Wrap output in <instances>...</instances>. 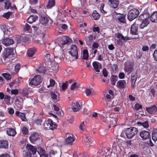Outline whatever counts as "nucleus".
Here are the masks:
<instances>
[{
  "mask_svg": "<svg viewBox=\"0 0 157 157\" xmlns=\"http://www.w3.org/2000/svg\"><path fill=\"white\" fill-rule=\"evenodd\" d=\"M13 28H9V29L6 28V30H5L3 32L4 37H8V36H10L12 34L11 32V30H12Z\"/></svg>",
  "mask_w": 157,
  "mask_h": 157,
  "instance_id": "obj_39",
  "label": "nucleus"
},
{
  "mask_svg": "<svg viewBox=\"0 0 157 157\" xmlns=\"http://www.w3.org/2000/svg\"><path fill=\"white\" fill-rule=\"evenodd\" d=\"M142 106L141 105H140L138 103H136L135 105V109L136 110H138L140 109H141Z\"/></svg>",
  "mask_w": 157,
  "mask_h": 157,
  "instance_id": "obj_61",
  "label": "nucleus"
},
{
  "mask_svg": "<svg viewBox=\"0 0 157 157\" xmlns=\"http://www.w3.org/2000/svg\"><path fill=\"white\" fill-rule=\"evenodd\" d=\"M23 154L24 157H31V153L29 151H24Z\"/></svg>",
  "mask_w": 157,
  "mask_h": 157,
  "instance_id": "obj_54",
  "label": "nucleus"
},
{
  "mask_svg": "<svg viewBox=\"0 0 157 157\" xmlns=\"http://www.w3.org/2000/svg\"><path fill=\"white\" fill-rule=\"evenodd\" d=\"M82 102L80 101H75L73 102L71 105V107L74 112H77L81 108Z\"/></svg>",
  "mask_w": 157,
  "mask_h": 157,
  "instance_id": "obj_8",
  "label": "nucleus"
},
{
  "mask_svg": "<svg viewBox=\"0 0 157 157\" xmlns=\"http://www.w3.org/2000/svg\"><path fill=\"white\" fill-rule=\"evenodd\" d=\"M37 152L40 155V157H48V155L46 154L45 151L41 147H38Z\"/></svg>",
  "mask_w": 157,
  "mask_h": 157,
  "instance_id": "obj_17",
  "label": "nucleus"
},
{
  "mask_svg": "<svg viewBox=\"0 0 157 157\" xmlns=\"http://www.w3.org/2000/svg\"><path fill=\"white\" fill-rule=\"evenodd\" d=\"M117 76L112 75L111 77V83L113 85H115L116 82L117 80Z\"/></svg>",
  "mask_w": 157,
  "mask_h": 157,
  "instance_id": "obj_49",
  "label": "nucleus"
},
{
  "mask_svg": "<svg viewBox=\"0 0 157 157\" xmlns=\"http://www.w3.org/2000/svg\"><path fill=\"white\" fill-rule=\"evenodd\" d=\"M69 12H71L70 13V14L71 15V17L73 18H74L76 16V13L75 12V10H69Z\"/></svg>",
  "mask_w": 157,
  "mask_h": 157,
  "instance_id": "obj_63",
  "label": "nucleus"
},
{
  "mask_svg": "<svg viewBox=\"0 0 157 157\" xmlns=\"http://www.w3.org/2000/svg\"><path fill=\"white\" fill-rule=\"evenodd\" d=\"M21 94L22 97H24V98L26 97L27 98H29L32 99V97L30 96H29V91L27 88L23 89L21 91Z\"/></svg>",
  "mask_w": 157,
  "mask_h": 157,
  "instance_id": "obj_14",
  "label": "nucleus"
},
{
  "mask_svg": "<svg viewBox=\"0 0 157 157\" xmlns=\"http://www.w3.org/2000/svg\"><path fill=\"white\" fill-rule=\"evenodd\" d=\"M21 130L23 134L24 135H27L28 134V130L25 127H23L21 129Z\"/></svg>",
  "mask_w": 157,
  "mask_h": 157,
  "instance_id": "obj_58",
  "label": "nucleus"
},
{
  "mask_svg": "<svg viewBox=\"0 0 157 157\" xmlns=\"http://www.w3.org/2000/svg\"><path fill=\"white\" fill-rule=\"evenodd\" d=\"M37 71L40 73L44 74L46 71V68L43 66H41L37 69Z\"/></svg>",
  "mask_w": 157,
  "mask_h": 157,
  "instance_id": "obj_46",
  "label": "nucleus"
},
{
  "mask_svg": "<svg viewBox=\"0 0 157 157\" xmlns=\"http://www.w3.org/2000/svg\"><path fill=\"white\" fill-rule=\"evenodd\" d=\"M4 8L6 9H12V10H15L17 9V8L15 6H11V4L9 1H6L5 2Z\"/></svg>",
  "mask_w": 157,
  "mask_h": 157,
  "instance_id": "obj_18",
  "label": "nucleus"
},
{
  "mask_svg": "<svg viewBox=\"0 0 157 157\" xmlns=\"http://www.w3.org/2000/svg\"><path fill=\"white\" fill-rule=\"evenodd\" d=\"M21 39H22L21 41L24 42H26L28 41L29 38L26 36H24L21 38Z\"/></svg>",
  "mask_w": 157,
  "mask_h": 157,
  "instance_id": "obj_62",
  "label": "nucleus"
},
{
  "mask_svg": "<svg viewBox=\"0 0 157 157\" xmlns=\"http://www.w3.org/2000/svg\"><path fill=\"white\" fill-rule=\"evenodd\" d=\"M137 75L136 72L132 73V74L131 81L132 82L131 86L133 87L135 84L136 81L137 79Z\"/></svg>",
  "mask_w": 157,
  "mask_h": 157,
  "instance_id": "obj_28",
  "label": "nucleus"
},
{
  "mask_svg": "<svg viewBox=\"0 0 157 157\" xmlns=\"http://www.w3.org/2000/svg\"><path fill=\"white\" fill-rule=\"evenodd\" d=\"M42 122V118L41 117H37L35 120V123L38 125H41Z\"/></svg>",
  "mask_w": 157,
  "mask_h": 157,
  "instance_id": "obj_47",
  "label": "nucleus"
},
{
  "mask_svg": "<svg viewBox=\"0 0 157 157\" xmlns=\"http://www.w3.org/2000/svg\"><path fill=\"white\" fill-rule=\"evenodd\" d=\"M14 54L13 48H7L5 49L2 53V56L5 59L10 58H11Z\"/></svg>",
  "mask_w": 157,
  "mask_h": 157,
  "instance_id": "obj_3",
  "label": "nucleus"
},
{
  "mask_svg": "<svg viewBox=\"0 0 157 157\" xmlns=\"http://www.w3.org/2000/svg\"><path fill=\"white\" fill-rule=\"evenodd\" d=\"M2 44L5 46L7 47L12 45L14 44V41L13 39L10 37L3 38L2 40Z\"/></svg>",
  "mask_w": 157,
  "mask_h": 157,
  "instance_id": "obj_9",
  "label": "nucleus"
},
{
  "mask_svg": "<svg viewBox=\"0 0 157 157\" xmlns=\"http://www.w3.org/2000/svg\"><path fill=\"white\" fill-rule=\"evenodd\" d=\"M149 13L147 11L144 12L139 16V18L140 20L142 19H148L149 17Z\"/></svg>",
  "mask_w": 157,
  "mask_h": 157,
  "instance_id": "obj_34",
  "label": "nucleus"
},
{
  "mask_svg": "<svg viewBox=\"0 0 157 157\" xmlns=\"http://www.w3.org/2000/svg\"><path fill=\"white\" fill-rule=\"evenodd\" d=\"M101 112V114H99L98 115H99V118L102 121L105 123H108V121L107 119V117H105V116L103 115V114H102L101 112L103 113V111H102V110L100 111V112Z\"/></svg>",
  "mask_w": 157,
  "mask_h": 157,
  "instance_id": "obj_42",
  "label": "nucleus"
},
{
  "mask_svg": "<svg viewBox=\"0 0 157 157\" xmlns=\"http://www.w3.org/2000/svg\"><path fill=\"white\" fill-rule=\"evenodd\" d=\"M92 16L94 20H97L100 18V16L97 10H94L92 14Z\"/></svg>",
  "mask_w": 157,
  "mask_h": 157,
  "instance_id": "obj_40",
  "label": "nucleus"
},
{
  "mask_svg": "<svg viewBox=\"0 0 157 157\" xmlns=\"http://www.w3.org/2000/svg\"><path fill=\"white\" fill-rule=\"evenodd\" d=\"M69 53L71 56L75 59H77L78 58V52L77 48L75 45H72L71 46V49L69 51Z\"/></svg>",
  "mask_w": 157,
  "mask_h": 157,
  "instance_id": "obj_6",
  "label": "nucleus"
},
{
  "mask_svg": "<svg viewBox=\"0 0 157 157\" xmlns=\"http://www.w3.org/2000/svg\"><path fill=\"white\" fill-rule=\"evenodd\" d=\"M32 27L35 32L37 33L40 32L42 29V25L40 23L33 25L32 26Z\"/></svg>",
  "mask_w": 157,
  "mask_h": 157,
  "instance_id": "obj_26",
  "label": "nucleus"
},
{
  "mask_svg": "<svg viewBox=\"0 0 157 157\" xmlns=\"http://www.w3.org/2000/svg\"><path fill=\"white\" fill-rule=\"evenodd\" d=\"M126 86V82L125 80H120L118 81L117 83V86L120 89H123Z\"/></svg>",
  "mask_w": 157,
  "mask_h": 157,
  "instance_id": "obj_21",
  "label": "nucleus"
},
{
  "mask_svg": "<svg viewBox=\"0 0 157 157\" xmlns=\"http://www.w3.org/2000/svg\"><path fill=\"white\" fill-rule=\"evenodd\" d=\"M118 121V119L116 118L112 117L110 119V125L109 126V128H113L115 127L116 125L117 122Z\"/></svg>",
  "mask_w": 157,
  "mask_h": 157,
  "instance_id": "obj_22",
  "label": "nucleus"
},
{
  "mask_svg": "<svg viewBox=\"0 0 157 157\" xmlns=\"http://www.w3.org/2000/svg\"><path fill=\"white\" fill-rule=\"evenodd\" d=\"M71 42V40L70 38L67 36H64L62 37L60 43L62 45H63L69 44Z\"/></svg>",
  "mask_w": 157,
  "mask_h": 157,
  "instance_id": "obj_19",
  "label": "nucleus"
},
{
  "mask_svg": "<svg viewBox=\"0 0 157 157\" xmlns=\"http://www.w3.org/2000/svg\"><path fill=\"white\" fill-rule=\"evenodd\" d=\"M44 59L46 62H49L51 63L52 62L53 59L52 57L51 56L50 54L47 51H45L44 52Z\"/></svg>",
  "mask_w": 157,
  "mask_h": 157,
  "instance_id": "obj_20",
  "label": "nucleus"
},
{
  "mask_svg": "<svg viewBox=\"0 0 157 157\" xmlns=\"http://www.w3.org/2000/svg\"><path fill=\"white\" fill-rule=\"evenodd\" d=\"M42 78L39 75H36L30 80L29 84L31 85L37 86L42 82Z\"/></svg>",
  "mask_w": 157,
  "mask_h": 157,
  "instance_id": "obj_4",
  "label": "nucleus"
},
{
  "mask_svg": "<svg viewBox=\"0 0 157 157\" xmlns=\"http://www.w3.org/2000/svg\"><path fill=\"white\" fill-rule=\"evenodd\" d=\"M115 13H116L117 15H118L117 17L120 22L123 23H125L126 22L125 15L123 14L117 13L116 12H115Z\"/></svg>",
  "mask_w": 157,
  "mask_h": 157,
  "instance_id": "obj_25",
  "label": "nucleus"
},
{
  "mask_svg": "<svg viewBox=\"0 0 157 157\" xmlns=\"http://www.w3.org/2000/svg\"><path fill=\"white\" fill-rule=\"evenodd\" d=\"M99 45L97 42H94L92 45V50H94V49L97 48H98Z\"/></svg>",
  "mask_w": 157,
  "mask_h": 157,
  "instance_id": "obj_60",
  "label": "nucleus"
},
{
  "mask_svg": "<svg viewBox=\"0 0 157 157\" xmlns=\"http://www.w3.org/2000/svg\"><path fill=\"white\" fill-rule=\"evenodd\" d=\"M139 13V10H129L127 15L128 19L132 21L138 16Z\"/></svg>",
  "mask_w": 157,
  "mask_h": 157,
  "instance_id": "obj_5",
  "label": "nucleus"
},
{
  "mask_svg": "<svg viewBox=\"0 0 157 157\" xmlns=\"http://www.w3.org/2000/svg\"><path fill=\"white\" fill-rule=\"evenodd\" d=\"M62 51L59 53L58 52H57V55L55 54V56H54V57L55 59L59 58L60 60H61L62 59H64L65 57V56L63 54L60 55L62 54Z\"/></svg>",
  "mask_w": 157,
  "mask_h": 157,
  "instance_id": "obj_43",
  "label": "nucleus"
},
{
  "mask_svg": "<svg viewBox=\"0 0 157 157\" xmlns=\"http://www.w3.org/2000/svg\"><path fill=\"white\" fill-rule=\"evenodd\" d=\"M149 23V21L148 19H143L141 24L140 26V28L141 29H144L145 27L147 26Z\"/></svg>",
  "mask_w": 157,
  "mask_h": 157,
  "instance_id": "obj_30",
  "label": "nucleus"
},
{
  "mask_svg": "<svg viewBox=\"0 0 157 157\" xmlns=\"http://www.w3.org/2000/svg\"><path fill=\"white\" fill-rule=\"evenodd\" d=\"M39 139V135L38 133H34L31 135L29 137V139L31 142L33 143H34Z\"/></svg>",
  "mask_w": 157,
  "mask_h": 157,
  "instance_id": "obj_16",
  "label": "nucleus"
},
{
  "mask_svg": "<svg viewBox=\"0 0 157 157\" xmlns=\"http://www.w3.org/2000/svg\"><path fill=\"white\" fill-rule=\"evenodd\" d=\"M55 84V81L52 79L50 80V84L47 86V87H49V86H53Z\"/></svg>",
  "mask_w": 157,
  "mask_h": 157,
  "instance_id": "obj_59",
  "label": "nucleus"
},
{
  "mask_svg": "<svg viewBox=\"0 0 157 157\" xmlns=\"http://www.w3.org/2000/svg\"><path fill=\"white\" fill-rule=\"evenodd\" d=\"M25 99V98H20L16 99L15 101V105L17 106L19 108H22L23 101Z\"/></svg>",
  "mask_w": 157,
  "mask_h": 157,
  "instance_id": "obj_15",
  "label": "nucleus"
},
{
  "mask_svg": "<svg viewBox=\"0 0 157 157\" xmlns=\"http://www.w3.org/2000/svg\"><path fill=\"white\" fill-rule=\"evenodd\" d=\"M38 16L36 15H31L27 19V22L32 23L38 20Z\"/></svg>",
  "mask_w": 157,
  "mask_h": 157,
  "instance_id": "obj_29",
  "label": "nucleus"
},
{
  "mask_svg": "<svg viewBox=\"0 0 157 157\" xmlns=\"http://www.w3.org/2000/svg\"><path fill=\"white\" fill-rule=\"evenodd\" d=\"M12 14V12L10 11H9L7 13H4L3 15V17H4L6 18V19H8L10 15Z\"/></svg>",
  "mask_w": 157,
  "mask_h": 157,
  "instance_id": "obj_56",
  "label": "nucleus"
},
{
  "mask_svg": "<svg viewBox=\"0 0 157 157\" xmlns=\"http://www.w3.org/2000/svg\"><path fill=\"white\" fill-rule=\"evenodd\" d=\"M150 18L152 22H156L157 21V11H155L152 14Z\"/></svg>",
  "mask_w": 157,
  "mask_h": 157,
  "instance_id": "obj_31",
  "label": "nucleus"
},
{
  "mask_svg": "<svg viewBox=\"0 0 157 157\" xmlns=\"http://www.w3.org/2000/svg\"><path fill=\"white\" fill-rule=\"evenodd\" d=\"M40 24L43 25H46L48 24L49 18L45 16H41L40 19Z\"/></svg>",
  "mask_w": 157,
  "mask_h": 157,
  "instance_id": "obj_24",
  "label": "nucleus"
},
{
  "mask_svg": "<svg viewBox=\"0 0 157 157\" xmlns=\"http://www.w3.org/2000/svg\"><path fill=\"white\" fill-rule=\"evenodd\" d=\"M146 109V111L151 114H155L157 112V107L155 105L147 107Z\"/></svg>",
  "mask_w": 157,
  "mask_h": 157,
  "instance_id": "obj_12",
  "label": "nucleus"
},
{
  "mask_svg": "<svg viewBox=\"0 0 157 157\" xmlns=\"http://www.w3.org/2000/svg\"><path fill=\"white\" fill-rule=\"evenodd\" d=\"M55 1L54 0H49L48 4L46 6L48 9L51 8L55 5Z\"/></svg>",
  "mask_w": 157,
  "mask_h": 157,
  "instance_id": "obj_44",
  "label": "nucleus"
},
{
  "mask_svg": "<svg viewBox=\"0 0 157 157\" xmlns=\"http://www.w3.org/2000/svg\"><path fill=\"white\" fill-rule=\"evenodd\" d=\"M116 35V36L117 38H120L121 39H122L124 40H126L128 39L127 37H124L122 34L118 33Z\"/></svg>",
  "mask_w": 157,
  "mask_h": 157,
  "instance_id": "obj_55",
  "label": "nucleus"
},
{
  "mask_svg": "<svg viewBox=\"0 0 157 157\" xmlns=\"http://www.w3.org/2000/svg\"><path fill=\"white\" fill-rule=\"evenodd\" d=\"M92 65L96 72H99L100 71L99 69L101 67V63L97 61H94Z\"/></svg>",
  "mask_w": 157,
  "mask_h": 157,
  "instance_id": "obj_23",
  "label": "nucleus"
},
{
  "mask_svg": "<svg viewBox=\"0 0 157 157\" xmlns=\"http://www.w3.org/2000/svg\"><path fill=\"white\" fill-rule=\"evenodd\" d=\"M108 4L110 7L115 9L117 7L119 2L118 0H109Z\"/></svg>",
  "mask_w": 157,
  "mask_h": 157,
  "instance_id": "obj_13",
  "label": "nucleus"
},
{
  "mask_svg": "<svg viewBox=\"0 0 157 157\" xmlns=\"http://www.w3.org/2000/svg\"><path fill=\"white\" fill-rule=\"evenodd\" d=\"M151 137L152 139L155 141L157 140V129H154L152 132Z\"/></svg>",
  "mask_w": 157,
  "mask_h": 157,
  "instance_id": "obj_38",
  "label": "nucleus"
},
{
  "mask_svg": "<svg viewBox=\"0 0 157 157\" xmlns=\"http://www.w3.org/2000/svg\"><path fill=\"white\" fill-rule=\"evenodd\" d=\"M8 147V144L7 141L4 140H0V148L6 149Z\"/></svg>",
  "mask_w": 157,
  "mask_h": 157,
  "instance_id": "obj_27",
  "label": "nucleus"
},
{
  "mask_svg": "<svg viewBox=\"0 0 157 157\" xmlns=\"http://www.w3.org/2000/svg\"><path fill=\"white\" fill-rule=\"evenodd\" d=\"M80 86V84L79 82H74L71 85L70 89L71 90H73L75 88H78Z\"/></svg>",
  "mask_w": 157,
  "mask_h": 157,
  "instance_id": "obj_45",
  "label": "nucleus"
},
{
  "mask_svg": "<svg viewBox=\"0 0 157 157\" xmlns=\"http://www.w3.org/2000/svg\"><path fill=\"white\" fill-rule=\"evenodd\" d=\"M74 141V138L73 137L70 136L66 138L65 142L67 144L71 145L73 144Z\"/></svg>",
  "mask_w": 157,
  "mask_h": 157,
  "instance_id": "obj_36",
  "label": "nucleus"
},
{
  "mask_svg": "<svg viewBox=\"0 0 157 157\" xmlns=\"http://www.w3.org/2000/svg\"><path fill=\"white\" fill-rule=\"evenodd\" d=\"M4 101L6 104L7 105H9L10 103V97L8 95H5L4 96Z\"/></svg>",
  "mask_w": 157,
  "mask_h": 157,
  "instance_id": "obj_50",
  "label": "nucleus"
},
{
  "mask_svg": "<svg viewBox=\"0 0 157 157\" xmlns=\"http://www.w3.org/2000/svg\"><path fill=\"white\" fill-rule=\"evenodd\" d=\"M88 57V51L86 49L84 50L83 51L82 59H87Z\"/></svg>",
  "mask_w": 157,
  "mask_h": 157,
  "instance_id": "obj_48",
  "label": "nucleus"
},
{
  "mask_svg": "<svg viewBox=\"0 0 157 157\" xmlns=\"http://www.w3.org/2000/svg\"><path fill=\"white\" fill-rule=\"evenodd\" d=\"M138 132L136 128L131 127L125 129L123 132L128 138L131 139L137 134Z\"/></svg>",
  "mask_w": 157,
  "mask_h": 157,
  "instance_id": "obj_1",
  "label": "nucleus"
},
{
  "mask_svg": "<svg viewBox=\"0 0 157 157\" xmlns=\"http://www.w3.org/2000/svg\"><path fill=\"white\" fill-rule=\"evenodd\" d=\"M36 51V48H30L29 49L27 52V55L29 57H32Z\"/></svg>",
  "mask_w": 157,
  "mask_h": 157,
  "instance_id": "obj_33",
  "label": "nucleus"
},
{
  "mask_svg": "<svg viewBox=\"0 0 157 157\" xmlns=\"http://www.w3.org/2000/svg\"><path fill=\"white\" fill-rule=\"evenodd\" d=\"M2 75L7 80H8L11 78V76L8 73H3Z\"/></svg>",
  "mask_w": 157,
  "mask_h": 157,
  "instance_id": "obj_51",
  "label": "nucleus"
},
{
  "mask_svg": "<svg viewBox=\"0 0 157 157\" xmlns=\"http://www.w3.org/2000/svg\"><path fill=\"white\" fill-rule=\"evenodd\" d=\"M153 56L155 60L157 61V49L155 50L154 52Z\"/></svg>",
  "mask_w": 157,
  "mask_h": 157,
  "instance_id": "obj_64",
  "label": "nucleus"
},
{
  "mask_svg": "<svg viewBox=\"0 0 157 157\" xmlns=\"http://www.w3.org/2000/svg\"><path fill=\"white\" fill-rule=\"evenodd\" d=\"M26 147L27 149L31 151L33 154H35L36 153V151H37L36 148L31 145L27 144Z\"/></svg>",
  "mask_w": 157,
  "mask_h": 157,
  "instance_id": "obj_37",
  "label": "nucleus"
},
{
  "mask_svg": "<svg viewBox=\"0 0 157 157\" xmlns=\"http://www.w3.org/2000/svg\"><path fill=\"white\" fill-rule=\"evenodd\" d=\"M85 141L86 144H90L93 142L92 139L91 138H88L87 136H86Z\"/></svg>",
  "mask_w": 157,
  "mask_h": 157,
  "instance_id": "obj_53",
  "label": "nucleus"
},
{
  "mask_svg": "<svg viewBox=\"0 0 157 157\" xmlns=\"http://www.w3.org/2000/svg\"><path fill=\"white\" fill-rule=\"evenodd\" d=\"M21 68V65L19 63L17 64L15 67V71L17 73L20 70Z\"/></svg>",
  "mask_w": 157,
  "mask_h": 157,
  "instance_id": "obj_57",
  "label": "nucleus"
},
{
  "mask_svg": "<svg viewBox=\"0 0 157 157\" xmlns=\"http://www.w3.org/2000/svg\"><path fill=\"white\" fill-rule=\"evenodd\" d=\"M43 125L44 127L46 129L51 130H53L54 129L56 128L57 126L50 119H48L46 120Z\"/></svg>",
  "mask_w": 157,
  "mask_h": 157,
  "instance_id": "obj_2",
  "label": "nucleus"
},
{
  "mask_svg": "<svg viewBox=\"0 0 157 157\" xmlns=\"http://www.w3.org/2000/svg\"><path fill=\"white\" fill-rule=\"evenodd\" d=\"M57 94H58L57 93H56V94H55V93L52 92L51 94V96L52 98L54 101H57V100H58L57 98Z\"/></svg>",
  "mask_w": 157,
  "mask_h": 157,
  "instance_id": "obj_52",
  "label": "nucleus"
},
{
  "mask_svg": "<svg viewBox=\"0 0 157 157\" xmlns=\"http://www.w3.org/2000/svg\"><path fill=\"white\" fill-rule=\"evenodd\" d=\"M7 134L10 136H13L16 133L15 129L13 128H8L6 130Z\"/></svg>",
  "mask_w": 157,
  "mask_h": 157,
  "instance_id": "obj_35",
  "label": "nucleus"
},
{
  "mask_svg": "<svg viewBox=\"0 0 157 157\" xmlns=\"http://www.w3.org/2000/svg\"><path fill=\"white\" fill-rule=\"evenodd\" d=\"M15 114L17 116L20 117L22 121H26L27 119L26 118L25 114L24 113L20 112L18 111H17L15 112Z\"/></svg>",
  "mask_w": 157,
  "mask_h": 157,
  "instance_id": "obj_32",
  "label": "nucleus"
},
{
  "mask_svg": "<svg viewBox=\"0 0 157 157\" xmlns=\"http://www.w3.org/2000/svg\"><path fill=\"white\" fill-rule=\"evenodd\" d=\"M137 124L140 126H142L145 128H147L149 127L148 122L147 121H146L143 122H138L137 123Z\"/></svg>",
  "mask_w": 157,
  "mask_h": 157,
  "instance_id": "obj_41",
  "label": "nucleus"
},
{
  "mask_svg": "<svg viewBox=\"0 0 157 157\" xmlns=\"http://www.w3.org/2000/svg\"><path fill=\"white\" fill-rule=\"evenodd\" d=\"M140 135L143 140L148 139L150 137L149 132L145 130H142L140 133Z\"/></svg>",
  "mask_w": 157,
  "mask_h": 157,
  "instance_id": "obj_10",
  "label": "nucleus"
},
{
  "mask_svg": "<svg viewBox=\"0 0 157 157\" xmlns=\"http://www.w3.org/2000/svg\"><path fill=\"white\" fill-rule=\"evenodd\" d=\"M48 48L53 50L54 56H55V54L57 55V52H58L59 53L60 52L62 51L61 48L59 46H56L55 43L50 44L48 46Z\"/></svg>",
  "mask_w": 157,
  "mask_h": 157,
  "instance_id": "obj_7",
  "label": "nucleus"
},
{
  "mask_svg": "<svg viewBox=\"0 0 157 157\" xmlns=\"http://www.w3.org/2000/svg\"><path fill=\"white\" fill-rule=\"evenodd\" d=\"M138 25L136 22H134L131 26L130 33L133 35H136L138 33Z\"/></svg>",
  "mask_w": 157,
  "mask_h": 157,
  "instance_id": "obj_11",
  "label": "nucleus"
}]
</instances>
